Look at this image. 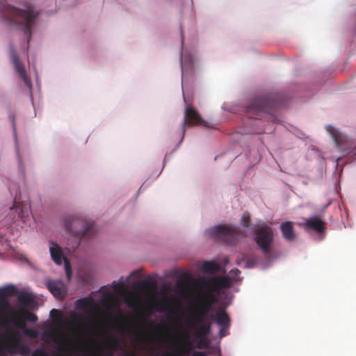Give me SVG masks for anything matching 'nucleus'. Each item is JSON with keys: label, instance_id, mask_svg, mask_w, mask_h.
<instances>
[{"label": "nucleus", "instance_id": "obj_19", "mask_svg": "<svg viewBox=\"0 0 356 356\" xmlns=\"http://www.w3.org/2000/svg\"><path fill=\"white\" fill-rule=\"evenodd\" d=\"M119 346V340L116 337L113 336L106 339L105 346L109 353V356H113L114 352L118 349Z\"/></svg>", "mask_w": 356, "mask_h": 356}, {"label": "nucleus", "instance_id": "obj_22", "mask_svg": "<svg viewBox=\"0 0 356 356\" xmlns=\"http://www.w3.org/2000/svg\"><path fill=\"white\" fill-rule=\"evenodd\" d=\"M112 287L113 290L118 293H122L127 291V287L124 284V282L122 280V277L120 278L119 282H112Z\"/></svg>", "mask_w": 356, "mask_h": 356}, {"label": "nucleus", "instance_id": "obj_2", "mask_svg": "<svg viewBox=\"0 0 356 356\" xmlns=\"http://www.w3.org/2000/svg\"><path fill=\"white\" fill-rule=\"evenodd\" d=\"M2 337L4 339V344L0 343V356H28L31 353V348L23 343L18 331L8 329Z\"/></svg>", "mask_w": 356, "mask_h": 356}, {"label": "nucleus", "instance_id": "obj_5", "mask_svg": "<svg viewBox=\"0 0 356 356\" xmlns=\"http://www.w3.org/2000/svg\"><path fill=\"white\" fill-rule=\"evenodd\" d=\"M209 232L211 235L230 245H235L241 236L240 228L234 225H217L211 227Z\"/></svg>", "mask_w": 356, "mask_h": 356}, {"label": "nucleus", "instance_id": "obj_18", "mask_svg": "<svg viewBox=\"0 0 356 356\" xmlns=\"http://www.w3.org/2000/svg\"><path fill=\"white\" fill-rule=\"evenodd\" d=\"M15 207L16 211L18 214V217L21 219H24L29 216L30 205L28 203H17L15 202V204L13 207H10V209H13V207Z\"/></svg>", "mask_w": 356, "mask_h": 356}, {"label": "nucleus", "instance_id": "obj_3", "mask_svg": "<svg viewBox=\"0 0 356 356\" xmlns=\"http://www.w3.org/2000/svg\"><path fill=\"white\" fill-rule=\"evenodd\" d=\"M211 309L209 302H203L200 300L197 304L195 313L190 321L191 325L196 330L195 337L207 336L210 333L211 322L207 319V316Z\"/></svg>", "mask_w": 356, "mask_h": 356}, {"label": "nucleus", "instance_id": "obj_35", "mask_svg": "<svg viewBox=\"0 0 356 356\" xmlns=\"http://www.w3.org/2000/svg\"><path fill=\"white\" fill-rule=\"evenodd\" d=\"M79 307L81 308H85L88 306V301L86 300H79Z\"/></svg>", "mask_w": 356, "mask_h": 356}, {"label": "nucleus", "instance_id": "obj_9", "mask_svg": "<svg viewBox=\"0 0 356 356\" xmlns=\"http://www.w3.org/2000/svg\"><path fill=\"white\" fill-rule=\"evenodd\" d=\"M50 243L51 245L49 248V252L52 260L57 265H61L64 261L66 275L70 280L72 276V270L69 261L64 257L62 248L58 244L54 241H51Z\"/></svg>", "mask_w": 356, "mask_h": 356}, {"label": "nucleus", "instance_id": "obj_39", "mask_svg": "<svg viewBox=\"0 0 356 356\" xmlns=\"http://www.w3.org/2000/svg\"><path fill=\"white\" fill-rule=\"evenodd\" d=\"M136 271H134V272H133V273H132V275H134V274H136Z\"/></svg>", "mask_w": 356, "mask_h": 356}, {"label": "nucleus", "instance_id": "obj_27", "mask_svg": "<svg viewBox=\"0 0 356 356\" xmlns=\"http://www.w3.org/2000/svg\"><path fill=\"white\" fill-rule=\"evenodd\" d=\"M241 224L245 227H248L250 225V216L249 213L246 212L243 214V216L241 218Z\"/></svg>", "mask_w": 356, "mask_h": 356}, {"label": "nucleus", "instance_id": "obj_37", "mask_svg": "<svg viewBox=\"0 0 356 356\" xmlns=\"http://www.w3.org/2000/svg\"><path fill=\"white\" fill-rule=\"evenodd\" d=\"M74 320L76 322H80V321H81L82 319L80 316H78L77 315L74 314Z\"/></svg>", "mask_w": 356, "mask_h": 356}, {"label": "nucleus", "instance_id": "obj_10", "mask_svg": "<svg viewBox=\"0 0 356 356\" xmlns=\"http://www.w3.org/2000/svg\"><path fill=\"white\" fill-rule=\"evenodd\" d=\"M186 124L191 127L202 124L205 127H209L207 122L201 118L198 111L192 106H188L185 109L184 118L182 126L183 132H184L185 127Z\"/></svg>", "mask_w": 356, "mask_h": 356}, {"label": "nucleus", "instance_id": "obj_15", "mask_svg": "<svg viewBox=\"0 0 356 356\" xmlns=\"http://www.w3.org/2000/svg\"><path fill=\"white\" fill-rule=\"evenodd\" d=\"M280 229L283 237L289 241L295 239L296 234L293 229V223L291 221H286L281 224Z\"/></svg>", "mask_w": 356, "mask_h": 356}, {"label": "nucleus", "instance_id": "obj_21", "mask_svg": "<svg viewBox=\"0 0 356 356\" xmlns=\"http://www.w3.org/2000/svg\"><path fill=\"white\" fill-rule=\"evenodd\" d=\"M207 289H209L208 291L202 296L200 300L203 302H209V304H211V307H212L217 301V298H216L214 293H218V291H213L212 288Z\"/></svg>", "mask_w": 356, "mask_h": 356}, {"label": "nucleus", "instance_id": "obj_6", "mask_svg": "<svg viewBox=\"0 0 356 356\" xmlns=\"http://www.w3.org/2000/svg\"><path fill=\"white\" fill-rule=\"evenodd\" d=\"M254 241L262 252L266 256H269L273 242V229L267 225L258 228L255 232Z\"/></svg>", "mask_w": 356, "mask_h": 356}, {"label": "nucleus", "instance_id": "obj_29", "mask_svg": "<svg viewBox=\"0 0 356 356\" xmlns=\"http://www.w3.org/2000/svg\"><path fill=\"white\" fill-rule=\"evenodd\" d=\"M196 338L200 339V341L198 343V348H207L209 346V341L206 338V336L201 337H196Z\"/></svg>", "mask_w": 356, "mask_h": 356}, {"label": "nucleus", "instance_id": "obj_24", "mask_svg": "<svg viewBox=\"0 0 356 356\" xmlns=\"http://www.w3.org/2000/svg\"><path fill=\"white\" fill-rule=\"evenodd\" d=\"M20 312L22 317H24L26 321L35 323L38 321V317L35 314L25 309H22Z\"/></svg>", "mask_w": 356, "mask_h": 356}, {"label": "nucleus", "instance_id": "obj_1", "mask_svg": "<svg viewBox=\"0 0 356 356\" xmlns=\"http://www.w3.org/2000/svg\"><path fill=\"white\" fill-rule=\"evenodd\" d=\"M152 326L156 330L155 335L159 341L165 343V350L162 353L161 356H189L193 346L191 342L185 339L183 344H168V339L170 336L166 332L167 326L163 324L152 323Z\"/></svg>", "mask_w": 356, "mask_h": 356}, {"label": "nucleus", "instance_id": "obj_4", "mask_svg": "<svg viewBox=\"0 0 356 356\" xmlns=\"http://www.w3.org/2000/svg\"><path fill=\"white\" fill-rule=\"evenodd\" d=\"M64 227L68 234L80 238H88L95 233L92 223L75 216H70L64 219Z\"/></svg>", "mask_w": 356, "mask_h": 356}, {"label": "nucleus", "instance_id": "obj_11", "mask_svg": "<svg viewBox=\"0 0 356 356\" xmlns=\"http://www.w3.org/2000/svg\"><path fill=\"white\" fill-rule=\"evenodd\" d=\"M10 56L12 60V62L15 66V68L22 79L24 81L26 86L31 89V81L26 74V71L25 67L20 60L19 56L14 47L12 46L10 50Z\"/></svg>", "mask_w": 356, "mask_h": 356}, {"label": "nucleus", "instance_id": "obj_36", "mask_svg": "<svg viewBox=\"0 0 356 356\" xmlns=\"http://www.w3.org/2000/svg\"><path fill=\"white\" fill-rule=\"evenodd\" d=\"M137 337L139 339L143 340L145 338V333L143 332L138 331L137 332Z\"/></svg>", "mask_w": 356, "mask_h": 356}, {"label": "nucleus", "instance_id": "obj_38", "mask_svg": "<svg viewBox=\"0 0 356 356\" xmlns=\"http://www.w3.org/2000/svg\"><path fill=\"white\" fill-rule=\"evenodd\" d=\"M181 43H183L184 38H183V32H182L181 28Z\"/></svg>", "mask_w": 356, "mask_h": 356}, {"label": "nucleus", "instance_id": "obj_26", "mask_svg": "<svg viewBox=\"0 0 356 356\" xmlns=\"http://www.w3.org/2000/svg\"><path fill=\"white\" fill-rule=\"evenodd\" d=\"M23 334L25 336L30 337L31 339H37L40 335L39 331L34 328L27 327L24 330Z\"/></svg>", "mask_w": 356, "mask_h": 356}, {"label": "nucleus", "instance_id": "obj_33", "mask_svg": "<svg viewBox=\"0 0 356 356\" xmlns=\"http://www.w3.org/2000/svg\"><path fill=\"white\" fill-rule=\"evenodd\" d=\"M241 273L240 270L237 268H234L230 271L231 276L233 277L234 280H236L238 275Z\"/></svg>", "mask_w": 356, "mask_h": 356}, {"label": "nucleus", "instance_id": "obj_14", "mask_svg": "<svg viewBox=\"0 0 356 356\" xmlns=\"http://www.w3.org/2000/svg\"><path fill=\"white\" fill-rule=\"evenodd\" d=\"M304 227L306 229H312L320 234L324 232L326 228L325 222L317 216H312L306 220Z\"/></svg>", "mask_w": 356, "mask_h": 356}, {"label": "nucleus", "instance_id": "obj_32", "mask_svg": "<svg viewBox=\"0 0 356 356\" xmlns=\"http://www.w3.org/2000/svg\"><path fill=\"white\" fill-rule=\"evenodd\" d=\"M229 326H220V329L219 331L220 337H225L228 334V329Z\"/></svg>", "mask_w": 356, "mask_h": 356}, {"label": "nucleus", "instance_id": "obj_25", "mask_svg": "<svg viewBox=\"0 0 356 356\" xmlns=\"http://www.w3.org/2000/svg\"><path fill=\"white\" fill-rule=\"evenodd\" d=\"M13 323L16 327L23 330L26 327V320L22 317L21 312L19 314V316L13 318Z\"/></svg>", "mask_w": 356, "mask_h": 356}, {"label": "nucleus", "instance_id": "obj_34", "mask_svg": "<svg viewBox=\"0 0 356 356\" xmlns=\"http://www.w3.org/2000/svg\"><path fill=\"white\" fill-rule=\"evenodd\" d=\"M43 336L47 338H55V334L53 332H44Z\"/></svg>", "mask_w": 356, "mask_h": 356}, {"label": "nucleus", "instance_id": "obj_31", "mask_svg": "<svg viewBox=\"0 0 356 356\" xmlns=\"http://www.w3.org/2000/svg\"><path fill=\"white\" fill-rule=\"evenodd\" d=\"M31 356H48V355L44 349L38 348L32 353Z\"/></svg>", "mask_w": 356, "mask_h": 356}, {"label": "nucleus", "instance_id": "obj_20", "mask_svg": "<svg viewBox=\"0 0 356 356\" xmlns=\"http://www.w3.org/2000/svg\"><path fill=\"white\" fill-rule=\"evenodd\" d=\"M17 300L24 307H32L34 305L31 295L26 292L20 293L17 297Z\"/></svg>", "mask_w": 356, "mask_h": 356}, {"label": "nucleus", "instance_id": "obj_13", "mask_svg": "<svg viewBox=\"0 0 356 356\" xmlns=\"http://www.w3.org/2000/svg\"><path fill=\"white\" fill-rule=\"evenodd\" d=\"M47 286L49 291L57 299L62 300L67 295V287L61 280H49Z\"/></svg>", "mask_w": 356, "mask_h": 356}, {"label": "nucleus", "instance_id": "obj_12", "mask_svg": "<svg viewBox=\"0 0 356 356\" xmlns=\"http://www.w3.org/2000/svg\"><path fill=\"white\" fill-rule=\"evenodd\" d=\"M202 284L206 288H212L213 291H219L221 288H229L230 281L226 277H216L208 280L203 279Z\"/></svg>", "mask_w": 356, "mask_h": 356}, {"label": "nucleus", "instance_id": "obj_8", "mask_svg": "<svg viewBox=\"0 0 356 356\" xmlns=\"http://www.w3.org/2000/svg\"><path fill=\"white\" fill-rule=\"evenodd\" d=\"M326 130L332 136L337 146L344 153L356 156V144L353 141L346 138L341 134L331 125L325 127Z\"/></svg>", "mask_w": 356, "mask_h": 356}, {"label": "nucleus", "instance_id": "obj_16", "mask_svg": "<svg viewBox=\"0 0 356 356\" xmlns=\"http://www.w3.org/2000/svg\"><path fill=\"white\" fill-rule=\"evenodd\" d=\"M214 319L215 322L220 326H230V318L225 309L217 311Z\"/></svg>", "mask_w": 356, "mask_h": 356}, {"label": "nucleus", "instance_id": "obj_28", "mask_svg": "<svg viewBox=\"0 0 356 356\" xmlns=\"http://www.w3.org/2000/svg\"><path fill=\"white\" fill-rule=\"evenodd\" d=\"M131 296V297L127 298L126 302L129 307H134L135 305H136V299L138 298V296L134 293H132Z\"/></svg>", "mask_w": 356, "mask_h": 356}, {"label": "nucleus", "instance_id": "obj_23", "mask_svg": "<svg viewBox=\"0 0 356 356\" xmlns=\"http://www.w3.org/2000/svg\"><path fill=\"white\" fill-rule=\"evenodd\" d=\"M203 270L207 273H215L218 266L214 261H205L202 266Z\"/></svg>", "mask_w": 356, "mask_h": 356}, {"label": "nucleus", "instance_id": "obj_7", "mask_svg": "<svg viewBox=\"0 0 356 356\" xmlns=\"http://www.w3.org/2000/svg\"><path fill=\"white\" fill-rule=\"evenodd\" d=\"M275 107V103L267 97H257L248 106L246 114L250 118L259 119L263 113Z\"/></svg>", "mask_w": 356, "mask_h": 356}, {"label": "nucleus", "instance_id": "obj_30", "mask_svg": "<svg viewBox=\"0 0 356 356\" xmlns=\"http://www.w3.org/2000/svg\"><path fill=\"white\" fill-rule=\"evenodd\" d=\"M50 316L54 321H60L61 318V313L60 312L59 310L53 309L50 312Z\"/></svg>", "mask_w": 356, "mask_h": 356}, {"label": "nucleus", "instance_id": "obj_17", "mask_svg": "<svg viewBox=\"0 0 356 356\" xmlns=\"http://www.w3.org/2000/svg\"><path fill=\"white\" fill-rule=\"evenodd\" d=\"M18 293L14 285H8L0 289V300L3 303H7V297L16 295Z\"/></svg>", "mask_w": 356, "mask_h": 356}]
</instances>
